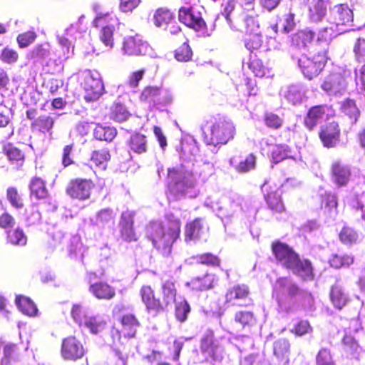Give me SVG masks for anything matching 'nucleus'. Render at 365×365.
<instances>
[{"label":"nucleus","mask_w":365,"mask_h":365,"mask_svg":"<svg viewBox=\"0 0 365 365\" xmlns=\"http://www.w3.org/2000/svg\"><path fill=\"white\" fill-rule=\"evenodd\" d=\"M180 222L173 214L166 215V222L154 221L146 227V236L153 247L164 257H168L173 243L180 237Z\"/></svg>","instance_id":"nucleus-1"},{"label":"nucleus","mask_w":365,"mask_h":365,"mask_svg":"<svg viewBox=\"0 0 365 365\" xmlns=\"http://www.w3.org/2000/svg\"><path fill=\"white\" fill-rule=\"evenodd\" d=\"M168 189L175 198L195 197L198 190L195 187V174L185 169V165L168 170Z\"/></svg>","instance_id":"nucleus-2"},{"label":"nucleus","mask_w":365,"mask_h":365,"mask_svg":"<svg viewBox=\"0 0 365 365\" xmlns=\"http://www.w3.org/2000/svg\"><path fill=\"white\" fill-rule=\"evenodd\" d=\"M202 129L205 135V143L207 145L215 146L219 144H226L233 138L235 134L232 122L224 118L207 121Z\"/></svg>","instance_id":"nucleus-3"},{"label":"nucleus","mask_w":365,"mask_h":365,"mask_svg":"<svg viewBox=\"0 0 365 365\" xmlns=\"http://www.w3.org/2000/svg\"><path fill=\"white\" fill-rule=\"evenodd\" d=\"M71 317L73 321L83 329L92 334L102 332L106 326V321L100 314H91L88 308L80 304H73L71 309Z\"/></svg>","instance_id":"nucleus-4"},{"label":"nucleus","mask_w":365,"mask_h":365,"mask_svg":"<svg viewBox=\"0 0 365 365\" xmlns=\"http://www.w3.org/2000/svg\"><path fill=\"white\" fill-rule=\"evenodd\" d=\"M298 286L289 277L279 278L273 287V296L282 312H287L292 299L298 295Z\"/></svg>","instance_id":"nucleus-5"},{"label":"nucleus","mask_w":365,"mask_h":365,"mask_svg":"<svg viewBox=\"0 0 365 365\" xmlns=\"http://www.w3.org/2000/svg\"><path fill=\"white\" fill-rule=\"evenodd\" d=\"M83 16L79 18L78 21L70 25L62 34L56 35L58 44L62 48V56L59 58L64 60L70 58L73 53V43L77 38H81L85 29L82 27Z\"/></svg>","instance_id":"nucleus-6"},{"label":"nucleus","mask_w":365,"mask_h":365,"mask_svg":"<svg viewBox=\"0 0 365 365\" xmlns=\"http://www.w3.org/2000/svg\"><path fill=\"white\" fill-rule=\"evenodd\" d=\"M226 343H231V339H226L225 337L215 338L213 331L207 329L201 338L200 350L212 360L220 361L223 359L224 346Z\"/></svg>","instance_id":"nucleus-7"},{"label":"nucleus","mask_w":365,"mask_h":365,"mask_svg":"<svg viewBox=\"0 0 365 365\" xmlns=\"http://www.w3.org/2000/svg\"><path fill=\"white\" fill-rule=\"evenodd\" d=\"M204 8L201 6H183L179 9V21L195 30L201 32L204 36H210L211 32H208L206 24L202 17V11Z\"/></svg>","instance_id":"nucleus-8"},{"label":"nucleus","mask_w":365,"mask_h":365,"mask_svg":"<svg viewBox=\"0 0 365 365\" xmlns=\"http://www.w3.org/2000/svg\"><path fill=\"white\" fill-rule=\"evenodd\" d=\"M349 75V71L338 68L324 78L321 88L329 96H342L346 91V78Z\"/></svg>","instance_id":"nucleus-9"},{"label":"nucleus","mask_w":365,"mask_h":365,"mask_svg":"<svg viewBox=\"0 0 365 365\" xmlns=\"http://www.w3.org/2000/svg\"><path fill=\"white\" fill-rule=\"evenodd\" d=\"M51 51V46L45 43L38 44L31 49L26 54L28 63H31L34 68L46 66H58L61 63V58L54 59Z\"/></svg>","instance_id":"nucleus-10"},{"label":"nucleus","mask_w":365,"mask_h":365,"mask_svg":"<svg viewBox=\"0 0 365 365\" xmlns=\"http://www.w3.org/2000/svg\"><path fill=\"white\" fill-rule=\"evenodd\" d=\"M82 86L85 91L84 99L88 102L98 100L104 91L101 76L96 71H86L83 73Z\"/></svg>","instance_id":"nucleus-11"},{"label":"nucleus","mask_w":365,"mask_h":365,"mask_svg":"<svg viewBox=\"0 0 365 365\" xmlns=\"http://www.w3.org/2000/svg\"><path fill=\"white\" fill-rule=\"evenodd\" d=\"M292 56L293 59L296 58L301 71L309 79L317 76L324 67L326 62L325 56L322 55L314 56L313 58L306 55H302L299 58L294 57L293 54Z\"/></svg>","instance_id":"nucleus-12"},{"label":"nucleus","mask_w":365,"mask_h":365,"mask_svg":"<svg viewBox=\"0 0 365 365\" xmlns=\"http://www.w3.org/2000/svg\"><path fill=\"white\" fill-rule=\"evenodd\" d=\"M128 309V306L123 303H118L113 308V312L114 314H122L120 318L122 332L125 337L133 338L135 336L140 324L134 314L125 313Z\"/></svg>","instance_id":"nucleus-13"},{"label":"nucleus","mask_w":365,"mask_h":365,"mask_svg":"<svg viewBox=\"0 0 365 365\" xmlns=\"http://www.w3.org/2000/svg\"><path fill=\"white\" fill-rule=\"evenodd\" d=\"M115 21V18L106 14H98L93 22L95 27H101L100 39L108 48H112L113 45V32L115 31L113 23Z\"/></svg>","instance_id":"nucleus-14"},{"label":"nucleus","mask_w":365,"mask_h":365,"mask_svg":"<svg viewBox=\"0 0 365 365\" xmlns=\"http://www.w3.org/2000/svg\"><path fill=\"white\" fill-rule=\"evenodd\" d=\"M354 51L356 60L361 66L355 68V82L356 88L360 92H365V39L358 38Z\"/></svg>","instance_id":"nucleus-15"},{"label":"nucleus","mask_w":365,"mask_h":365,"mask_svg":"<svg viewBox=\"0 0 365 365\" xmlns=\"http://www.w3.org/2000/svg\"><path fill=\"white\" fill-rule=\"evenodd\" d=\"M331 12L334 19L333 24L336 29H338V32H346L348 30L346 27L351 26L354 19L353 11L347 4L335 5Z\"/></svg>","instance_id":"nucleus-16"},{"label":"nucleus","mask_w":365,"mask_h":365,"mask_svg":"<svg viewBox=\"0 0 365 365\" xmlns=\"http://www.w3.org/2000/svg\"><path fill=\"white\" fill-rule=\"evenodd\" d=\"M61 354L66 360L76 361L85 354V349L81 342L74 336H68L62 341Z\"/></svg>","instance_id":"nucleus-17"},{"label":"nucleus","mask_w":365,"mask_h":365,"mask_svg":"<svg viewBox=\"0 0 365 365\" xmlns=\"http://www.w3.org/2000/svg\"><path fill=\"white\" fill-rule=\"evenodd\" d=\"M272 250L277 262L287 269L294 263L298 256L291 247L280 242L272 243Z\"/></svg>","instance_id":"nucleus-18"},{"label":"nucleus","mask_w":365,"mask_h":365,"mask_svg":"<svg viewBox=\"0 0 365 365\" xmlns=\"http://www.w3.org/2000/svg\"><path fill=\"white\" fill-rule=\"evenodd\" d=\"M205 205L212 209L221 219L231 217L238 208L237 204L230 201V200L226 197L216 202H213L211 198L209 197L205 201Z\"/></svg>","instance_id":"nucleus-19"},{"label":"nucleus","mask_w":365,"mask_h":365,"mask_svg":"<svg viewBox=\"0 0 365 365\" xmlns=\"http://www.w3.org/2000/svg\"><path fill=\"white\" fill-rule=\"evenodd\" d=\"M331 110L326 105H320L312 107L304 118V125L309 129L312 130L317 125L322 123L328 119L331 115Z\"/></svg>","instance_id":"nucleus-20"},{"label":"nucleus","mask_w":365,"mask_h":365,"mask_svg":"<svg viewBox=\"0 0 365 365\" xmlns=\"http://www.w3.org/2000/svg\"><path fill=\"white\" fill-rule=\"evenodd\" d=\"M123 49L125 54L138 56L147 54L150 47L148 43L144 41L140 36L135 35L124 38Z\"/></svg>","instance_id":"nucleus-21"},{"label":"nucleus","mask_w":365,"mask_h":365,"mask_svg":"<svg viewBox=\"0 0 365 365\" xmlns=\"http://www.w3.org/2000/svg\"><path fill=\"white\" fill-rule=\"evenodd\" d=\"M93 187V184L91 180L76 179L69 183L66 191L73 198L86 200L90 197Z\"/></svg>","instance_id":"nucleus-22"},{"label":"nucleus","mask_w":365,"mask_h":365,"mask_svg":"<svg viewBox=\"0 0 365 365\" xmlns=\"http://www.w3.org/2000/svg\"><path fill=\"white\" fill-rule=\"evenodd\" d=\"M340 136V130L336 123H330L327 126L322 128L319 137L324 145L327 148L335 147L339 141Z\"/></svg>","instance_id":"nucleus-23"},{"label":"nucleus","mask_w":365,"mask_h":365,"mask_svg":"<svg viewBox=\"0 0 365 365\" xmlns=\"http://www.w3.org/2000/svg\"><path fill=\"white\" fill-rule=\"evenodd\" d=\"M207 231V227L204 219L196 218L186 225L185 241L200 239L206 235Z\"/></svg>","instance_id":"nucleus-24"},{"label":"nucleus","mask_w":365,"mask_h":365,"mask_svg":"<svg viewBox=\"0 0 365 365\" xmlns=\"http://www.w3.org/2000/svg\"><path fill=\"white\" fill-rule=\"evenodd\" d=\"M294 263L289 267L293 274L299 277L303 280L309 281L314 279L313 267L309 260L300 259L297 256Z\"/></svg>","instance_id":"nucleus-25"},{"label":"nucleus","mask_w":365,"mask_h":365,"mask_svg":"<svg viewBox=\"0 0 365 365\" xmlns=\"http://www.w3.org/2000/svg\"><path fill=\"white\" fill-rule=\"evenodd\" d=\"M332 178L339 186L346 185L350 178V168L339 161H335L331 165Z\"/></svg>","instance_id":"nucleus-26"},{"label":"nucleus","mask_w":365,"mask_h":365,"mask_svg":"<svg viewBox=\"0 0 365 365\" xmlns=\"http://www.w3.org/2000/svg\"><path fill=\"white\" fill-rule=\"evenodd\" d=\"M258 14L255 9L242 11L238 18V21L241 26L243 22L246 29V33H253L259 31V24L257 19Z\"/></svg>","instance_id":"nucleus-27"},{"label":"nucleus","mask_w":365,"mask_h":365,"mask_svg":"<svg viewBox=\"0 0 365 365\" xmlns=\"http://www.w3.org/2000/svg\"><path fill=\"white\" fill-rule=\"evenodd\" d=\"M217 277L212 274H206L202 277H197L192 279L186 283V285L196 291H205L211 289L217 282Z\"/></svg>","instance_id":"nucleus-28"},{"label":"nucleus","mask_w":365,"mask_h":365,"mask_svg":"<svg viewBox=\"0 0 365 365\" xmlns=\"http://www.w3.org/2000/svg\"><path fill=\"white\" fill-rule=\"evenodd\" d=\"M315 36V34L310 29H306L299 31L292 37V49L299 48L306 50L309 44H310Z\"/></svg>","instance_id":"nucleus-29"},{"label":"nucleus","mask_w":365,"mask_h":365,"mask_svg":"<svg viewBox=\"0 0 365 365\" xmlns=\"http://www.w3.org/2000/svg\"><path fill=\"white\" fill-rule=\"evenodd\" d=\"M280 96L293 105L300 103L304 96V90L300 85H292L283 88Z\"/></svg>","instance_id":"nucleus-30"},{"label":"nucleus","mask_w":365,"mask_h":365,"mask_svg":"<svg viewBox=\"0 0 365 365\" xmlns=\"http://www.w3.org/2000/svg\"><path fill=\"white\" fill-rule=\"evenodd\" d=\"M249 295V289L245 284H238L230 289L226 294V301L233 304L243 305L240 301H246Z\"/></svg>","instance_id":"nucleus-31"},{"label":"nucleus","mask_w":365,"mask_h":365,"mask_svg":"<svg viewBox=\"0 0 365 365\" xmlns=\"http://www.w3.org/2000/svg\"><path fill=\"white\" fill-rule=\"evenodd\" d=\"M90 292L100 299H110L115 294V289L107 283L98 282L91 284Z\"/></svg>","instance_id":"nucleus-32"},{"label":"nucleus","mask_w":365,"mask_h":365,"mask_svg":"<svg viewBox=\"0 0 365 365\" xmlns=\"http://www.w3.org/2000/svg\"><path fill=\"white\" fill-rule=\"evenodd\" d=\"M126 143L130 152L132 151L137 154L147 152L148 140L146 136L143 134L135 133L131 135Z\"/></svg>","instance_id":"nucleus-33"},{"label":"nucleus","mask_w":365,"mask_h":365,"mask_svg":"<svg viewBox=\"0 0 365 365\" xmlns=\"http://www.w3.org/2000/svg\"><path fill=\"white\" fill-rule=\"evenodd\" d=\"M60 114L51 113L50 115H42L36 118L32 123L33 128L41 132L48 133L52 129L55 120Z\"/></svg>","instance_id":"nucleus-34"},{"label":"nucleus","mask_w":365,"mask_h":365,"mask_svg":"<svg viewBox=\"0 0 365 365\" xmlns=\"http://www.w3.org/2000/svg\"><path fill=\"white\" fill-rule=\"evenodd\" d=\"M198 152V147L193 138H190L181 142L180 158L184 159V160L192 162Z\"/></svg>","instance_id":"nucleus-35"},{"label":"nucleus","mask_w":365,"mask_h":365,"mask_svg":"<svg viewBox=\"0 0 365 365\" xmlns=\"http://www.w3.org/2000/svg\"><path fill=\"white\" fill-rule=\"evenodd\" d=\"M4 152L8 159L13 164L20 167L24 163L25 155L23 150L11 143H8L4 147Z\"/></svg>","instance_id":"nucleus-36"},{"label":"nucleus","mask_w":365,"mask_h":365,"mask_svg":"<svg viewBox=\"0 0 365 365\" xmlns=\"http://www.w3.org/2000/svg\"><path fill=\"white\" fill-rule=\"evenodd\" d=\"M19 349L16 344L8 343L3 347V356L1 358V365H14L18 360Z\"/></svg>","instance_id":"nucleus-37"},{"label":"nucleus","mask_w":365,"mask_h":365,"mask_svg":"<svg viewBox=\"0 0 365 365\" xmlns=\"http://www.w3.org/2000/svg\"><path fill=\"white\" fill-rule=\"evenodd\" d=\"M327 5L323 0H317L309 6V18L312 22L321 21L326 16Z\"/></svg>","instance_id":"nucleus-38"},{"label":"nucleus","mask_w":365,"mask_h":365,"mask_svg":"<svg viewBox=\"0 0 365 365\" xmlns=\"http://www.w3.org/2000/svg\"><path fill=\"white\" fill-rule=\"evenodd\" d=\"M163 302L165 309L168 306L171 305L176 300V289L173 282L166 281L162 284Z\"/></svg>","instance_id":"nucleus-39"},{"label":"nucleus","mask_w":365,"mask_h":365,"mask_svg":"<svg viewBox=\"0 0 365 365\" xmlns=\"http://www.w3.org/2000/svg\"><path fill=\"white\" fill-rule=\"evenodd\" d=\"M29 189L31 196L35 197L37 199L45 198L48 195V190L46 188L44 181L38 177H34L31 179Z\"/></svg>","instance_id":"nucleus-40"},{"label":"nucleus","mask_w":365,"mask_h":365,"mask_svg":"<svg viewBox=\"0 0 365 365\" xmlns=\"http://www.w3.org/2000/svg\"><path fill=\"white\" fill-rule=\"evenodd\" d=\"M255 157L254 155H249L244 160L240 162L235 158L230 160V164L239 173L248 172L255 167Z\"/></svg>","instance_id":"nucleus-41"},{"label":"nucleus","mask_w":365,"mask_h":365,"mask_svg":"<svg viewBox=\"0 0 365 365\" xmlns=\"http://www.w3.org/2000/svg\"><path fill=\"white\" fill-rule=\"evenodd\" d=\"M16 304L19 309L26 315L31 317L37 314L38 309L36 306L29 297H16Z\"/></svg>","instance_id":"nucleus-42"},{"label":"nucleus","mask_w":365,"mask_h":365,"mask_svg":"<svg viewBox=\"0 0 365 365\" xmlns=\"http://www.w3.org/2000/svg\"><path fill=\"white\" fill-rule=\"evenodd\" d=\"M237 2L233 0L228 1L224 6L222 14L225 16L227 24L231 29L234 31H240V25L239 23V17L231 19V14L235 10Z\"/></svg>","instance_id":"nucleus-43"},{"label":"nucleus","mask_w":365,"mask_h":365,"mask_svg":"<svg viewBox=\"0 0 365 365\" xmlns=\"http://www.w3.org/2000/svg\"><path fill=\"white\" fill-rule=\"evenodd\" d=\"M330 297L334 307L339 309H341L348 302L347 294L338 284L332 286L330 292Z\"/></svg>","instance_id":"nucleus-44"},{"label":"nucleus","mask_w":365,"mask_h":365,"mask_svg":"<svg viewBox=\"0 0 365 365\" xmlns=\"http://www.w3.org/2000/svg\"><path fill=\"white\" fill-rule=\"evenodd\" d=\"M263 43L261 32L246 33L244 38V44L245 48L252 52L259 49Z\"/></svg>","instance_id":"nucleus-45"},{"label":"nucleus","mask_w":365,"mask_h":365,"mask_svg":"<svg viewBox=\"0 0 365 365\" xmlns=\"http://www.w3.org/2000/svg\"><path fill=\"white\" fill-rule=\"evenodd\" d=\"M273 163H277L286 158H292V151L285 144L274 145L271 150Z\"/></svg>","instance_id":"nucleus-46"},{"label":"nucleus","mask_w":365,"mask_h":365,"mask_svg":"<svg viewBox=\"0 0 365 365\" xmlns=\"http://www.w3.org/2000/svg\"><path fill=\"white\" fill-rule=\"evenodd\" d=\"M7 243L15 246H24L27 243V237L23 230L16 228L7 232Z\"/></svg>","instance_id":"nucleus-47"},{"label":"nucleus","mask_w":365,"mask_h":365,"mask_svg":"<svg viewBox=\"0 0 365 365\" xmlns=\"http://www.w3.org/2000/svg\"><path fill=\"white\" fill-rule=\"evenodd\" d=\"M281 194L282 191L280 190H277L274 192H271L264 195L269 207L278 212H281L284 208L281 200Z\"/></svg>","instance_id":"nucleus-48"},{"label":"nucleus","mask_w":365,"mask_h":365,"mask_svg":"<svg viewBox=\"0 0 365 365\" xmlns=\"http://www.w3.org/2000/svg\"><path fill=\"white\" fill-rule=\"evenodd\" d=\"M329 263L330 266L335 269H339L342 267H349L354 263V257L349 255H332Z\"/></svg>","instance_id":"nucleus-49"},{"label":"nucleus","mask_w":365,"mask_h":365,"mask_svg":"<svg viewBox=\"0 0 365 365\" xmlns=\"http://www.w3.org/2000/svg\"><path fill=\"white\" fill-rule=\"evenodd\" d=\"M340 34L338 32V29H336L333 24H329V26H325L319 31L317 41L319 43L328 44L334 36Z\"/></svg>","instance_id":"nucleus-50"},{"label":"nucleus","mask_w":365,"mask_h":365,"mask_svg":"<svg viewBox=\"0 0 365 365\" xmlns=\"http://www.w3.org/2000/svg\"><path fill=\"white\" fill-rule=\"evenodd\" d=\"M94 136L99 140L111 141L116 135L114 128L97 125L93 131Z\"/></svg>","instance_id":"nucleus-51"},{"label":"nucleus","mask_w":365,"mask_h":365,"mask_svg":"<svg viewBox=\"0 0 365 365\" xmlns=\"http://www.w3.org/2000/svg\"><path fill=\"white\" fill-rule=\"evenodd\" d=\"M173 19V14L166 9H158L154 15L155 24L158 27L168 26Z\"/></svg>","instance_id":"nucleus-52"},{"label":"nucleus","mask_w":365,"mask_h":365,"mask_svg":"<svg viewBox=\"0 0 365 365\" xmlns=\"http://www.w3.org/2000/svg\"><path fill=\"white\" fill-rule=\"evenodd\" d=\"M129 115L126 107L120 103H114L110 108V118L115 121H124L128 118Z\"/></svg>","instance_id":"nucleus-53"},{"label":"nucleus","mask_w":365,"mask_h":365,"mask_svg":"<svg viewBox=\"0 0 365 365\" xmlns=\"http://www.w3.org/2000/svg\"><path fill=\"white\" fill-rule=\"evenodd\" d=\"M114 214L113 210L108 208L101 210L97 214L96 224L100 227H105L113 225Z\"/></svg>","instance_id":"nucleus-54"},{"label":"nucleus","mask_w":365,"mask_h":365,"mask_svg":"<svg viewBox=\"0 0 365 365\" xmlns=\"http://www.w3.org/2000/svg\"><path fill=\"white\" fill-rule=\"evenodd\" d=\"M342 112L349 116L352 123H356L359 117L360 112L354 101L347 99L341 105Z\"/></svg>","instance_id":"nucleus-55"},{"label":"nucleus","mask_w":365,"mask_h":365,"mask_svg":"<svg viewBox=\"0 0 365 365\" xmlns=\"http://www.w3.org/2000/svg\"><path fill=\"white\" fill-rule=\"evenodd\" d=\"M157 96L153 107L158 109H162L163 107L170 105L173 100L172 93L169 90L161 88H160Z\"/></svg>","instance_id":"nucleus-56"},{"label":"nucleus","mask_w":365,"mask_h":365,"mask_svg":"<svg viewBox=\"0 0 365 365\" xmlns=\"http://www.w3.org/2000/svg\"><path fill=\"white\" fill-rule=\"evenodd\" d=\"M190 312V307L186 300L180 299L175 302V317L179 322L186 321Z\"/></svg>","instance_id":"nucleus-57"},{"label":"nucleus","mask_w":365,"mask_h":365,"mask_svg":"<svg viewBox=\"0 0 365 365\" xmlns=\"http://www.w3.org/2000/svg\"><path fill=\"white\" fill-rule=\"evenodd\" d=\"M324 212H327L330 217L334 218L336 215V197L334 195L328 193L322 200Z\"/></svg>","instance_id":"nucleus-58"},{"label":"nucleus","mask_w":365,"mask_h":365,"mask_svg":"<svg viewBox=\"0 0 365 365\" xmlns=\"http://www.w3.org/2000/svg\"><path fill=\"white\" fill-rule=\"evenodd\" d=\"M25 215L26 222L29 226L37 225L41 220V215L36 205H32L29 207L26 210Z\"/></svg>","instance_id":"nucleus-59"},{"label":"nucleus","mask_w":365,"mask_h":365,"mask_svg":"<svg viewBox=\"0 0 365 365\" xmlns=\"http://www.w3.org/2000/svg\"><path fill=\"white\" fill-rule=\"evenodd\" d=\"M343 346L344 351L350 356L354 357L358 353L359 346L353 336L345 335L343 338Z\"/></svg>","instance_id":"nucleus-60"},{"label":"nucleus","mask_w":365,"mask_h":365,"mask_svg":"<svg viewBox=\"0 0 365 365\" xmlns=\"http://www.w3.org/2000/svg\"><path fill=\"white\" fill-rule=\"evenodd\" d=\"M159 89L160 88L157 86L145 87L140 95V100L147 102L150 106H154Z\"/></svg>","instance_id":"nucleus-61"},{"label":"nucleus","mask_w":365,"mask_h":365,"mask_svg":"<svg viewBox=\"0 0 365 365\" xmlns=\"http://www.w3.org/2000/svg\"><path fill=\"white\" fill-rule=\"evenodd\" d=\"M357 233L349 227H344L339 232V239L345 245H351L357 240Z\"/></svg>","instance_id":"nucleus-62"},{"label":"nucleus","mask_w":365,"mask_h":365,"mask_svg":"<svg viewBox=\"0 0 365 365\" xmlns=\"http://www.w3.org/2000/svg\"><path fill=\"white\" fill-rule=\"evenodd\" d=\"M110 158V155L109 151L104 148L94 151L92 153L91 161H93L97 166H101L103 168H105V163L109 160Z\"/></svg>","instance_id":"nucleus-63"},{"label":"nucleus","mask_w":365,"mask_h":365,"mask_svg":"<svg viewBox=\"0 0 365 365\" xmlns=\"http://www.w3.org/2000/svg\"><path fill=\"white\" fill-rule=\"evenodd\" d=\"M316 365H335L331 352L327 349H322L316 357Z\"/></svg>","instance_id":"nucleus-64"}]
</instances>
